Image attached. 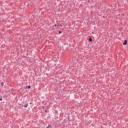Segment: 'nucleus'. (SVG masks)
Instances as JSON below:
<instances>
[{"label": "nucleus", "instance_id": "18", "mask_svg": "<svg viewBox=\"0 0 128 128\" xmlns=\"http://www.w3.org/2000/svg\"><path fill=\"white\" fill-rule=\"evenodd\" d=\"M44 101H42V104H44Z\"/></svg>", "mask_w": 128, "mask_h": 128}, {"label": "nucleus", "instance_id": "20", "mask_svg": "<svg viewBox=\"0 0 128 128\" xmlns=\"http://www.w3.org/2000/svg\"><path fill=\"white\" fill-rule=\"evenodd\" d=\"M0 98H2V96H0Z\"/></svg>", "mask_w": 128, "mask_h": 128}, {"label": "nucleus", "instance_id": "22", "mask_svg": "<svg viewBox=\"0 0 128 128\" xmlns=\"http://www.w3.org/2000/svg\"><path fill=\"white\" fill-rule=\"evenodd\" d=\"M80 2H82V0H79Z\"/></svg>", "mask_w": 128, "mask_h": 128}, {"label": "nucleus", "instance_id": "13", "mask_svg": "<svg viewBox=\"0 0 128 128\" xmlns=\"http://www.w3.org/2000/svg\"><path fill=\"white\" fill-rule=\"evenodd\" d=\"M42 108L43 110H44V106H42Z\"/></svg>", "mask_w": 128, "mask_h": 128}, {"label": "nucleus", "instance_id": "15", "mask_svg": "<svg viewBox=\"0 0 128 128\" xmlns=\"http://www.w3.org/2000/svg\"><path fill=\"white\" fill-rule=\"evenodd\" d=\"M45 112H48V110H44Z\"/></svg>", "mask_w": 128, "mask_h": 128}, {"label": "nucleus", "instance_id": "4", "mask_svg": "<svg viewBox=\"0 0 128 128\" xmlns=\"http://www.w3.org/2000/svg\"><path fill=\"white\" fill-rule=\"evenodd\" d=\"M88 42H92V37H90L88 39Z\"/></svg>", "mask_w": 128, "mask_h": 128}, {"label": "nucleus", "instance_id": "11", "mask_svg": "<svg viewBox=\"0 0 128 128\" xmlns=\"http://www.w3.org/2000/svg\"><path fill=\"white\" fill-rule=\"evenodd\" d=\"M92 20L94 19V18H96V16H92Z\"/></svg>", "mask_w": 128, "mask_h": 128}, {"label": "nucleus", "instance_id": "3", "mask_svg": "<svg viewBox=\"0 0 128 128\" xmlns=\"http://www.w3.org/2000/svg\"><path fill=\"white\" fill-rule=\"evenodd\" d=\"M32 86H26L24 88V90H26V88H28V90H30Z\"/></svg>", "mask_w": 128, "mask_h": 128}, {"label": "nucleus", "instance_id": "6", "mask_svg": "<svg viewBox=\"0 0 128 128\" xmlns=\"http://www.w3.org/2000/svg\"><path fill=\"white\" fill-rule=\"evenodd\" d=\"M28 104H26L24 105H24L22 106H24V108H28Z\"/></svg>", "mask_w": 128, "mask_h": 128}, {"label": "nucleus", "instance_id": "24", "mask_svg": "<svg viewBox=\"0 0 128 128\" xmlns=\"http://www.w3.org/2000/svg\"><path fill=\"white\" fill-rule=\"evenodd\" d=\"M3 98H4V96H3Z\"/></svg>", "mask_w": 128, "mask_h": 128}, {"label": "nucleus", "instance_id": "1", "mask_svg": "<svg viewBox=\"0 0 128 128\" xmlns=\"http://www.w3.org/2000/svg\"><path fill=\"white\" fill-rule=\"evenodd\" d=\"M74 6V4H72V3H70V4H68V8H74V6Z\"/></svg>", "mask_w": 128, "mask_h": 128}, {"label": "nucleus", "instance_id": "10", "mask_svg": "<svg viewBox=\"0 0 128 128\" xmlns=\"http://www.w3.org/2000/svg\"><path fill=\"white\" fill-rule=\"evenodd\" d=\"M10 90L11 92H13L12 90H14V89L13 88H11V89Z\"/></svg>", "mask_w": 128, "mask_h": 128}, {"label": "nucleus", "instance_id": "16", "mask_svg": "<svg viewBox=\"0 0 128 128\" xmlns=\"http://www.w3.org/2000/svg\"><path fill=\"white\" fill-rule=\"evenodd\" d=\"M54 26H56V24H55L54 25Z\"/></svg>", "mask_w": 128, "mask_h": 128}, {"label": "nucleus", "instance_id": "14", "mask_svg": "<svg viewBox=\"0 0 128 128\" xmlns=\"http://www.w3.org/2000/svg\"><path fill=\"white\" fill-rule=\"evenodd\" d=\"M0 100L2 102V98H0Z\"/></svg>", "mask_w": 128, "mask_h": 128}, {"label": "nucleus", "instance_id": "25", "mask_svg": "<svg viewBox=\"0 0 128 128\" xmlns=\"http://www.w3.org/2000/svg\"><path fill=\"white\" fill-rule=\"evenodd\" d=\"M103 18H104V16H103Z\"/></svg>", "mask_w": 128, "mask_h": 128}, {"label": "nucleus", "instance_id": "12", "mask_svg": "<svg viewBox=\"0 0 128 128\" xmlns=\"http://www.w3.org/2000/svg\"><path fill=\"white\" fill-rule=\"evenodd\" d=\"M10 14H12V12H10L9 16H10Z\"/></svg>", "mask_w": 128, "mask_h": 128}, {"label": "nucleus", "instance_id": "21", "mask_svg": "<svg viewBox=\"0 0 128 128\" xmlns=\"http://www.w3.org/2000/svg\"><path fill=\"white\" fill-rule=\"evenodd\" d=\"M66 22V20H63V22Z\"/></svg>", "mask_w": 128, "mask_h": 128}, {"label": "nucleus", "instance_id": "7", "mask_svg": "<svg viewBox=\"0 0 128 128\" xmlns=\"http://www.w3.org/2000/svg\"><path fill=\"white\" fill-rule=\"evenodd\" d=\"M1 86L2 88H4V82H1Z\"/></svg>", "mask_w": 128, "mask_h": 128}, {"label": "nucleus", "instance_id": "2", "mask_svg": "<svg viewBox=\"0 0 128 128\" xmlns=\"http://www.w3.org/2000/svg\"><path fill=\"white\" fill-rule=\"evenodd\" d=\"M128 40H124L123 42V46H126L128 44Z\"/></svg>", "mask_w": 128, "mask_h": 128}, {"label": "nucleus", "instance_id": "5", "mask_svg": "<svg viewBox=\"0 0 128 128\" xmlns=\"http://www.w3.org/2000/svg\"><path fill=\"white\" fill-rule=\"evenodd\" d=\"M46 128H52V126L50 124H49Z\"/></svg>", "mask_w": 128, "mask_h": 128}, {"label": "nucleus", "instance_id": "17", "mask_svg": "<svg viewBox=\"0 0 128 128\" xmlns=\"http://www.w3.org/2000/svg\"><path fill=\"white\" fill-rule=\"evenodd\" d=\"M92 34H94V32H92Z\"/></svg>", "mask_w": 128, "mask_h": 128}, {"label": "nucleus", "instance_id": "9", "mask_svg": "<svg viewBox=\"0 0 128 128\" xmlns=\"http://www.w3.org/2000/svg\"><path fill=\"white\" fill-rule=\"evenodd\" d=\"M62 31L58 30V34H62Z\"/></svg>", "mask_w": 128, "mask_h": 128}, {"label": "nucleus", "instance_id": "8", "mask_svg": "<svg viewBox=\"0 0 128 128\" xmlns=\"http://www.w3.org/2000/svg\"><path fill=\"white\" fill-rule=\"evenodd\" d=\"M57 26H62V24H58Z\"/></svg>", "mask_w": 128, "mask_h": 128}, {"label": "nucleus", "instance_id": "19", "mask_svg": "<svg viewBox=\"0 0 128 128\" xmlns=\"http://www.w3.org/2000/svg\"><path fill=\"white\" fill-rule=\"evenodd\" d=\"M12 95H14V92H12Z\"/></svg>", "mask_w": 128, "mask_h": 128}, {"label": "nucleus", "instance_id": "23", "mask_svg": "<svg viewBox=\"0 0 128 128\" xmlns=\"http://www.w3.org/2000/svg\"><path fill=\"white\" fill-rule=\"evenodd\" d=\"M30 104H32V102H30Z\"/></svg>", "mask_w": 128, "mask_h": 128}]
</instances>
